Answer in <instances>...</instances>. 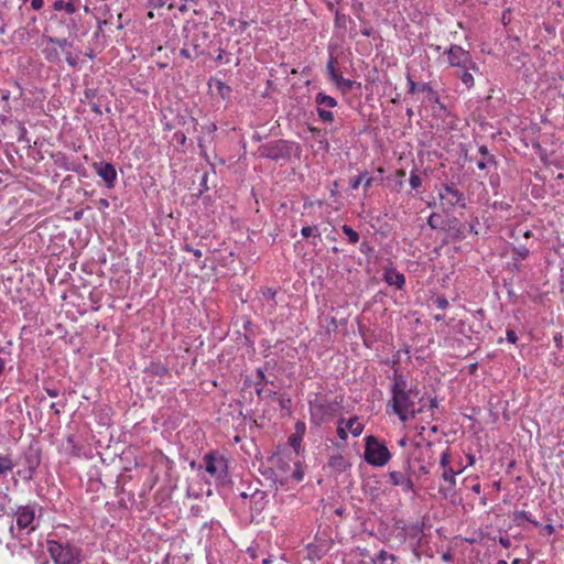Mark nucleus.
<instances>
[{"instance_id":"1","label":"nucleus","mask_w":564,"mask_h":564,"mask_svg":"<svg viewBox=\"0 0 564 564\" xmlns=\"http://www.w3.org/2000/svg\"><path fill=\"white\" fill-rule=\"evenodd\" d=\"M40 509L41 508L35 502L18 506L14 509L12 508L8 516L15 518V524L12 522L9 527L10 535L17 539L23 531L26 533L35 531L39 527L36 521V511Z\"/></svg>"},{"instance_id":"2","label":"nucleus","mask_w":564,"mask_h":564,"mask_svg":"<svg viewBox=\"0 0 564 564\" xmlns=\"http://www.w3.org/2000/svg\"><path fill=\"white\" fill-rule=\"evenodd\" d=\"M419 395L416 388H410L408 391L392 394L388 406L391 405L392 412L399 416L400 421L408 422L423 411V408L416 409L415 400H421Z\"/></svg>"},{"instance_id":"3","label":"nucleus","mask_w":564,"mask_h":564,"mask_svg":"<svg viewBox=\"0 0 564 564\" xmlns=\"http://www.w3.org/2000/svg\"><path fill=\"white\" fill-rule=\"evenodd\" d=\"M46 549L54 564H83L84 562L83 550L69 542L47 540Z\"/></svg>"},{"instance_id":"4","label":"nucleus","mask_w":564,"mask_h":564,"mask_svg":"<svg viewBox=\"0 0 564 564\" xmlns=\"http://www.w3.org/2000/svg\"><path fill=\"white\" fill-rule=\"evenodd\" d=\"M364 456L365 460L375 467H382L391 459V453L388 447L373 435L365 438Z\"/></svg>"},{"instance_id":"5","label":"nucleus","mask_w":564,"mask_h":564,"mask_svg":"<svg viewBox=\"0 0 564 564\" xmlns=\"http://www.w3.org/2000/svg\"><path fill=\"white\" fill-rule=\"evenodd\" d=\"M293 143L288 140H275L264 143L258 148V153L261 158L272 161L289 160L292 154Z\"/></svg>"},{"instance_id":"6","label":"nucleus","mask_w":564,"mask_h":564,"mask_svg":"<svg viewBox=\"0 0 564 564\" xmlns=\"http://www.w3.org/2000/svg\"><path fill=\"white\" fill-rule=\"evenodd\" d=\"M339 404L327 399H315L310 402L312 420L319 424L333 417L338 411Z\"/></svg>"},{"instance_id":"7","label":"nucleus","mask_w":564,"mask_h":564,"mask_svg":"<svg viewBox=\"0 0 564 564\" xmlns=\"http://www.w3.org/2000/svg\"><path fill=\"white\" fill-rule=\"evenodd\" d=\"M412 468H411V458L406 457L403 470H391L389 471L390 482L395 487H401L404 492L414 491V484L411 478Z\"/></svg>"},{"instance_id":"8","label":"nucleus","mask_w":564,"mask_h":564,"mask_svg":"<svg viewBox=\"0 0 564 564\" xmlns=\"http://www.w3.org/2000/svg\"><path fill=\"white\" fill-rule=\"evenodd\" d=\"M447 56L448 63L452 66L459 68H473L475 72L479 70L476 63L471 59L469 52L459 45H451L449 50L447 51Z\"/></svg>"},{"instance_id":"9","label":"nucleus","mask_w":564,"mask_h":564,"mask_svg":"<svg viewBox=\"0 0 564 564\" xmlns=\"http://www.w3.org/2000/svg\"><path fill=\"white\" fill-rule=\"evenodd\" d=\"M205 470L216 479H225L227 476V460L217 453H208L204 456Z\"/></svg>"},{"instance_id":"10","label":"nucleus","mask_w":564,"mask_h":564,"mask_svg":"<svg viewBox=\"0 0 564 564\" xmlns=\"http://www.w3.org/2000/svg\"><path fill=\"white\" fill-rule=\"evenodd\" d=\"M438 197L441 199H447V203L452 207H460L466 208V197L463 192H460L455 184H443L438 192Z\"/></svg>"},{"instance_id":"11","label":"nucleus","mask_w":564,"mask_h":564,"mask_svg":"<svg viewBox=\"0 0 564 564\" xmlns=\"http://www.w3.org/2000/svg\"><path fill=\"white\" fill-rule=\"evenodd\" d=\"M93 169L96 174L105 182L108 188H113L117 183V171L110 162H94Z\"/></svg>"},{"instance_id":"12","label":"nucleus","mask_w":564,"mask_h":564,"mask_svg":"<svg viewBox=\"0 0 564 564\" xmlns=\"http://www.w3.org/2000/svg\"><path fill=\"white\" fill-rule=\"evenodd\" d=\"M442 230L447 232L452 241H462L466 238V227L456 217L447 218Z\"/></svg>"},{"instance_id":"13","label":"nucleus","mask_w":564,"mask_h":564,"mask_svg":"<svg viewBox=\"0 0 564 564\" xmlns=\"http://www.w3.org/2000/svg\"><path fill=\"white\" fill-rule=\"evenodd\" d=\"M326 69H327L329 79L332 82H334L339 89H343L344 91H348L354 87V84H355L354 80L344 78L336 70L333 56L329 57L327 65H326Z\"/></svg>"},{"instance_id":"14","label":"nucleus","mask_w":564,"mask_h":564,"mask_svg":"<svg viewBox=\"0 0 564 564\" xmlns=\"http://www.w3.org/2000/svg\"><path fill=\"white\" fill-rule=\"evenodd\" d=\"M383 280L388 285H394L399 290L403 289L405 284L404 274L400 273L392 267L384 269Z\"/></svg>"},{"instance_id":"15","label":"nucleus","mask_w":564,"mask_h":564,"mask_svg":"<svg viewBox=\"0 0 564 564\" xmlns=\"http://www.w3.org/2000/svg\"><path fill=\"white\" fill-rule=\"evenodd\" d=\"M208 37L207 32H196L192 35L189 43L193 47V52L195 53V57H198L200 55L205 54V42Z\"/></svg>"},{"instance_id":"16","label":"nucleus","mask_w":564,"mask_h":564,"mask_svg":"<svg viewBox=\"0 0 564 564\" xmlns=\"http://www.w3.org/2000/svg\"><path fill=\"white\" fill-rule=\"evenodd\" d=\"M41 464V453L39 449L30 447L23 454V466H28L31 469H37Z\"/></svg>"},{"instance_id":"17","label":"nucleus","mask_w":564,"mask_h":564,"mask_svg":"<svg viewBox=\"0 0 564 564\" xmlns=\"http://www.w3.org/2000/svg\"><path fill=\"white\" fill-rule=\"evenodd\" d=\"M79 0H54L52 9L56 12L65 11L68 14H74L77 11V3Z\"/></svg>"},{"instance_id":"18","label":"nucleus","mask_w":564,"mask_h":564,"mask_svg":"<svg viewBox=\"0 0 564 564\" xmlns=\"http://www.w3.org/2000/svg\"><path fill=\"white\" fill-rule=\"evenodd\" d=\"M392 380L393 383L391 386V395L394 393H400L402 391H408L411 388L409 387L405 377L402 373H399L397 370L393 373Z\"/></svg>"},{"instance_id":"19","label":"nucleus","mask_w":564,"mask_h":564,"mask_svg":"<svg viewBox=\"0 0 564 564\" xmlns=\"http://www.w3.org/2000/svg\"><path fill=\"white\" fill-rule=\"evenodd\" d=\"M344 427L355 437L361 435L364 431V424L358 421L357 416L345 420Z\"/></svg>"},{"instance_id":"20","label":"nucleus","mask_w":564,"mask_h":564,"mask_svg":"<svg viewBox=\"0 0 564 564\" xmlns=\"http://www.w3.org/2000/svg\"><path fill=\"white\" fill-rule=\"evenodd\" d=\"M315 102H316L317 107H322V108L326 107L329 109L335 108L338 105L337 100L334 97L328 96L323 91H319L316 94Z\"/></svg>"},{"instance_id":"21","label":"nucleus","mask_w":564,"mask_h":564,"mask_svg":"<svg viewBox=\"0 0 564 564\" xmlns=\"http://www.w3.org/2000/svg\"><path fill=\"white\" fill-rule=\"evenodd\" d=\"M14 468V463L10 454H0V477H7Z\"/></svg>"},{"instance_id":"22","label":"nucleus","mask_w":564,"mask_h":564,"mask_svg":"<svg viewBox=\"0 0 564 564\" xmlns=\"http://www.w3.org/2000/svg\"><path fill=\"white\" fill-rule=\"evenodd\" d=\"M328 465L337 471H344L350 466L347 459L340 454L330 456Z\"/></svg>"},{"instance_id":"23","label":"nucleus","mask_w":564,"mask_h":564,"mask_svg":"<svg viewBox=\"0 0 564 564\" xmlns=\"http://www.w3.org/2000/svg\"><path fill=\"white\" fill-rule=\"evenodd\" d=\"M465 468L466 467H464V466H463V468H458L457 470H455L453 467L443 468L442 479L446 484L456 485V475L463 473L465 470Z\"/></svg>"},{"instance_id":"24","label":"nucleus","mask_w":564,"mask_h":564,"mask_svg":"<svg viewBox=\"0 0 564 564\" xmlns=\"http://www.w3.org/2000/svg\"><path fill=\"white\" fill-rule=\"evenodd\" d=\"M444 223H446V219H443L442 216L437 213H432L427 218V225L432 229H443Z\"/></svg>"},{"instance_id":"25","label":"nucleus","mask_w":564,"mask_h":564,"mask_svg":"<svg viewBox=\"0 0 564 564\" xmlns=\"http://www.w3.org/2000/svg\"><path fill=\"white\" fill-rule=\"evenodd\" d=\"M470 68H460L457 76L460 78L462 83L466 86V88H471L475 84L474 76L469 73Z\"/></svg>"},{"instance_id":"26","label":"nucleus","mask_w":564,"mask_h":564,"mask_svg":"<svg viewBox=\"0 0 564 564\" xmlns=\"http://www.w3.org/2000/svg\"><path fill=\"white\" fill-rule=\"evenodd\" d=\"M388 561L392 564L395 561V556L384 550H381L372 560L373 564H387Z\"/></svg>"},{"instance_id":"27","label":"nucleus","mask_w":564,"mask_h":564,"mask_svg":"<svg viewBox=\"0 0 564 564\" xmlns=\"http://www.w3.org/2000/svg\"><path fill=\"white\" fill-rule=\"evenodd\" d=\"M333 12L335 14V20H334L335 28L346 29L347 23L351 22V19L349 15L340 13L338 10H335Z\"/></svg>"},{"instance_id":"28","label":"nucleus","mask_w":564,"mask_h":564,"mask_svg":"<svg viewBox=\"0 0 564 564\" xmlns=\"http://www.w3.org/2000/svg\"><path fill=\"white\" fill-rule=\"evenodd\" d=\"M438 492L444 499H453L456 496V485L447 484L445 487L441 486Z\"/></svg>"},{"instance_id":"29","label":"nucleus","mask_w":564,"mask_h":564,"mask_svg":"<svg viewBox=\"0 0 564 564\" xmlns=\"http://www.w3.org/2000/svg\"><path fill=\"white\" fill-rule=\"evenodd\" d=\"M420 90L425 91L429 96L430 101L438 102L440 97L437 91H435L429 83H423L420 85Z\"/></svg>"},{"instance_id":"30","label":"nucleus","mask_w":564,"mask_h":564,"mask_svg":"<svg viewBox=\"0 0 564 564\" xmlns=\"http://www.w3.org/2000/svg\"><path fill=\"white\" fill-rule=\"evenodd\" d=\"M521 520L529 521L535 527L540 525V523L538 521H535L531 518L530 512H528L525 510H518L514 512V521H517L519 524Z\"/></svg>"},{"instance_id":"31","label":"nucleus","mask_w":564,"mask_h":564,"mask_svg":"<svg viewBox=\"0 0 564 564\" xmlns=\"http://www.w3.org/2000/svg\"><path fill=\"white\" fill-rule=\"evenodd\" d=\"M257 394L259 398H275L278 392L271 388L265 387V384L257 387Z\"/></svg>"},{"instance_id":"32","label":"nucleus","mask_w":564,"mask_h":564,"mask_svg":"<svg viewBox=\"0 0 564 564\" xmlns=\"http://www.w3.org/2000/svg\"><path fill=\"white\" fill-rule=\"evenodd\" d=\"M341 229L343 232L348 237L350 243H357L359 241V234L350 226L344 225Z\"/></svg>"},{"instance_id":"33","label":"nucleus","mask_w":564,"mask_h":564,"mask_svg":"<svg viewBox=\"0 0 564 564\" xmlns=\"http://www.w3.org/2000/svg\"><path fill=\"white\" fill-rule=\"evenodd\" d=\"M344 423H345V419H343V417L337 421L336 433H337V436L343 442H346L348 438V432H347L346 427H344Z\"/></svg>"},{"instance_id":"34","label":"nucleus","mask_w":564,"mask_h":564,"mask_svg":"<svg viewBox=\"0 0 564 564\" xmlns=\"http://www.w3.org/2000/svg\"><path fill=\"white\" fill-rule=\"evenodd\" d=\"M316 112L323 122H332L334 120V113L330 110H323L322 107H316Z\"/></svg>"},{"instance_id":"35","label":"nucleus","mask_w":564,"mask_h":564,"mask_svg":"<svg viewBox=\"0 0 564 564\" xmlns=\"http://www.w3.org/2000/svg\"><path fill=\"white\" fill-rule=\"evenodd\" d=\"M256 375H257V378H258V380L254 383L256 388L259 387V386H262V384H270L271 387H274V382L267 380L264 371L261 368L257 369Z\"/></svg>"},{"instance_id":"36","label":"nucleus","mask_w":564,"mask_h":564,"mask_svg":"<svg viewBox=\"0 0 564 564\" xmlns=\"http://www.w3.org/2000/svg\"><path fill=\"white\" fill-rule=\"evenodd\" d=\"M514 260L521 261L524 260L529 256V249L524 246L518 247L513 249Z\"/></svg>"},{"instance_id":"37","label":"nucleus","mask_w":564,"mask_h":564,"mask_svg":"<svg viewBox=\"0 0 564 564\" xmlns=\"http://www.w3.org/2000/svg\"><path fill=\"white\" fill-rule=\"evenodd\" d=\"M149 369L152 373L160 377H163L167 373V368L162 364H152Z\"/></svg>"},{"instance_id":"38","label":"nucleus","mask_w":564,"mask_h":564,"mask_svg":"<svg viewBox=\"0 0 564 564\" xmlns=\"http://www.w3.org/2000/svg\"><path fill=\"white\" fill-rule=\"evenodd\" d=\"M301 235L304 237V238H310V237H319V232H318V229L317 227H311V226H304L301 230Z\"/></svg>"},{"instance_id":"39","label":"nucleus","mask_w":564,"mask_h":564,"mask_svg":"<svg viewBox=\"0 0 564 564\" xmlns=\"http://www.w3.org/2000/svg\"><path fill=\"white\" fill-rule=\"evenodd\" d=\"M217 90L223 98H227L231 94L230 86L220 80L217 82Z\"/></svg>"},{"instance_id":"40","label":"nucleus","mask_w":564,"mask_h":564,"mask_svg":"<svg viewBox=\"0 0 564 564\" xmlns=\"http://www.w3.org/2000/svg\"><path fill=\"white\" fill-rule=\"evenodd\" d=\"M451 453H449V449H445L442 454H441V458H440V465L443 468H449L452 467L451 465Z\"/></svg>"},{"instance_id":"41","label":"nucleus","mask_w":564,"mask_h":564,"mask_svg":"<svg viewBox=\"0 0 564 564\" xmlns=\"http://www.w3.org/2000/svg\"><path fill=\"white\" fill-rule=\"evenodd\" d=\"M50 42L58 45V47L65 53L72 46V44L66 39H50Z\"/></svg>"},{"instance_id":"42","label":"nucleus","mask_w":564,"mask_h":564,"mask_svg":"<svg viewBox=\"0 0 564 564\" xmlns=\"http://www.w3.org/2000/svg\"><path fill=\"white\" fill-rule=\"evenodd\" d=\"M409 182L413 189H417L422 185V178L414 171L411 172Z\"/></svg>"},{"instance_id":"43","label":"nucleus","mask_w":564,"mask_h":564,"mask_svg":"<svg viewBox=\"0 0 564 564\" xmlns=\"http://www.w3.org/2000/svg\"><path fill=\"white\" fill-rule=\"evenodd\" d=\"M35 469H31L28 466H23V469L18 471V475L21 476L24 480H31L34 476Z\"/></svg>"},{"instance_id":"44","label":"nucleus","mask_w":564,"mask_h":564,"mask_svg":"<svg viewBox=\"0 0 564 564\" xmlns=\"http://www.w3.org/2000/svg\"><path fill=\"white\" fill-rule=\"evenodd\" d=\"M262 295H263L264 300H267L268 302H272L271 303L272 306L275 304V301H274L275 295H276L275 290L268 288L262 292Z\"/></svg>"},{"instance_id":"45","label":"nucleus","mask_w":564,"mask_h":564,"mask_svg":"<svg viewBox=\"0 0 564 564\" xmlns=\"http://www.w3.org/2000/svg\"><path fill=\"white\" fill-rule=\"evenodd\" d=\"M65 59L67 64L72 67L77 66L78 63V55H74L69 50L65 51Z\"/></svg>"},{"instance_id":"46","label":"nucleus","mask_w":564,"mask_h":564,"mask_svg":"<svg viewBox=\"0 0 564 564\" xmlns=\"http://www.w3.org/2000/svg\"><path fill=\"white\" fill-rule=\"evenodd\" d=\"M365 176H367V172H364V173L352 177L350 180V187L352 189H357L359 187V185L362 183V181L365 180Z\"/></svg>"},{"instance_id":"47","label":"nucleus","mask_w":564,"mask_h":564,"mask_svg":"<svg viewBox=\"0 0 564 564\" xmlns=\"http://www.w3.org/2000/svg\"><path fill=\"white\" fill-rule=\"evenodd\" d=\"M488 164H496L494 155H488V158H485V160H480L477 162V166L479 170H485Z\"/></svg>"},{"instance_id":"48","label":"nucleus","mask_w":564,"mask_h":564,"mask_svg":"<svg viewBox=\"0 0 564 564\" xmlns=\"http://www.w3.org/2000/svg\"><path fill=\"white\" fill-rule=\"evenodd\" d=\"M279 405L282 410H289L291 406V399L286 395H280L278 397Z\"/></svg>"},{"instance_id":"49","label":"nucleus","mask_w":564,"mask_h":564,"mask_svg":"<svg viewBox=\"0 0 564 564\" xmlns=\"http://www.w3.org/2000/svg\"><path fill=\"white\" fill-rule=\"evenodd\" d=\"M301 441H302V437L297 434H292L290 437H289V443L290 445L297 452L299 451V447H300V444H301Z\"/></svg>"},{"instance_id":"50","label":"nucleus","mask_w":564,"mask_h":564,"mask_svg":"<svg viewBox=\"0 0 564 564\" xmlns=\"http://www.w3.org/2000/svg\"><path fill=\"white\" fill-rule=\"evenodd\" d=\"M96 96H97V90L94 88H86L84 90L85 101H87L88 104L93 102V100Z\"/></svg>"},{"instance_id":"51","label":"nucleus","mask_w":564,"mask_h":564,"mask_svg":"<svg viewBox=\"0 0 564 564\" xmlns=\"http://www.w3.org/2000/svg\"><path fill=\"white\" fill-rule=\"evenodd\" d=\"M0 97L6 102L4 106H3V111L9 113L11 111V107L8 104L9 99H10V91L9 90H2Z\"/></svg>"},{"instance_id":"52","label":"nucleus","mask_w":564,"mask_h":564,"mask_svg":"<svg viewBox=\"0 0 564 564\" xmlns=\"http://www.w3.org/2000/svg\"><path fill=\"white\" fill-rule=\"evenodd\" d=\"M46 59L50 62H56L58 59V52L56 48L45 50Z\"/></svg>"},{"instance_id":"53","label":"nucleus","mask_w":564,"mask_h":564,"mask_svg":"<svg viewBox=\"0 0 564 564\" xmlns=\"http://www.w3.org/2000/svg\"><path fill=\"white\" fill-rule=\"evenodd\" d=\"M435 304L437 308L445 310L448 306V301L445 296H437L435 299Z\"/></svg>"},{"instance_id":"54","label":"nucleus","mask_w":564,"mask_h":564,"mask_svg":"<svg viewBox=\"0 0 564 564\" xmlns=\"http://www.w3.org/2000/svg\"><path fill=\"white\" fill-rule=\"evenodd\" d=\"M506 338L509 343L516 344L518 340V335L513 329H507Z\"/></svg>"},{"instance_id":"55","label":"nucleus","mask_w":564,"mask_h":564,"mask_svg":"<svg viewBox=\"0 0 564 564\" xmlns=\"http://www.w3.org/2000/svg\"><path fill=\"white\" fill-rule=\"evenodd\" d=\"M183 250H185V251H187V252H192V253H193L197 259H199V258L203 256L202 250L196 249V248H193V247H192V246H189V245H185V246L183 247Z\"/></svg>"},{"instance_id":"56","label":"nucleus","mask_w":564,"mask_h":564,"mask_svg":"<svg viewBox=\"0 0 564 564\" xmlns=\"http://www.w3.org/2000/svg\"><path fill=\"white\" fill-rule=\"evenodd\" d=\"M265 498V494L264 491H260V490H256L252 495H251V499L252 501H254L256 503L260 502L261 500H263Z\"/></svg>"},{"instance_id":"57","label":"nucleus","mask_w":564,"mask_h":564,"mask_svg":"<svg viewBox=\"0 0 564 564\" xmlns=\"http://www.w3.org/2000/svg\"><path fill=\"white\" fill-rule=\"evenodd\" d=\"M408 85H409V93L414 94L416 90L420 89V85H417L411 76H408Z\"/></svg>"},{"instance_id":"58","label":"nucleus","mask_w":564,"mask_h":564,"mask_svg":"<svg viewBox=\"0 0 564 564\" xmlns=\"http://www.w3.org/2000/svg\"><path fill=\"white\" fill-rule=\"evenodd\" d=\"M174 138L182 145H184L186 142V135L181 131L175 132Z\"/></svg>"},{"instance_id":"59","label":"nucleus","mask_w":564,"mask_h":564,"mask_svg":"<svg viewBox=\"0 0 564 564\" xmlns=\"http://www.w3.org/2000/svg\"><path fill=\"white\" fill-rule=\"evenodd\" d=\"M44 0H31V8L35 11H39L43 8Z\"/></svg>"},{"instance_id":"60","label":"nucleus","mask_w":564,"mask_h":564,"mask_svg":"<svg viewBox=\"0 0 564 564\" xmlns=\"http://www.w3.org/2000/svg\"><path fill=\"white\" fill-rule=\"evenodd\" d=\"M44 389L51 398H57L59 395V390L57 388L45 387Z\"/></svg>"},{"instance_id":"61","label":"nucleus","mask_w":564,"mask_h":564,"mask_svg":"<svg viewBox=\"0 0 564 564\" xmlns=\"http://www.w3.org/2000/svg\"><path fill=\"white\" fill-rule=\"evenodd\" d=\"M362 182H364V188H365V191H367L371 187L373 177L367 175V176H365V180Z\"/></svg>"},{"instance_id":"62","label":"nucleus","mask_w":564,"mask_h":564,"mask_svg":"<svg viewBox=\"0 0 564 564\" xmlns=\"http://www.w3.org/2000/svg\"><path fill=\"white\" fill-rule=\"evenodd\" d=\"M180 54H181L183 57H185V58H196V57H195V53H194V54H192L191 50H188V48H182V50H181V52H180Z\"/></svg>"},{"instance_id":"63","label":"nucleus","mask_w":564,"mask_h":564,"mask_svg":"<svg viewBox=\"0 0 564 564\" xmlns=\"http://www.w3.org/2000/svg\"><path fill=\"white\" fill-rule=\"evenodd\" d=\"M360 251H361L362 253H366V254H367V253H369L370 251H372V247H370V245H369L368 242H362V243L360 245Z\"/></svg>"},{"instance_id":"64","label":"nucleus","mask_w":564,"mask_h":564,"mask_svg":"<svg viewBox=\"0 0 564 564\" xmlns=\"http://www.w3.org/2000/svg\"><path fill=\"white\" fill-rule=\"evenodd\" d=\"M89 105H90V109H91L93 112H95L96 115H101L102 113L101 108H100V106L98 104L93 101Z\"/></svg>"}]
</instances>
